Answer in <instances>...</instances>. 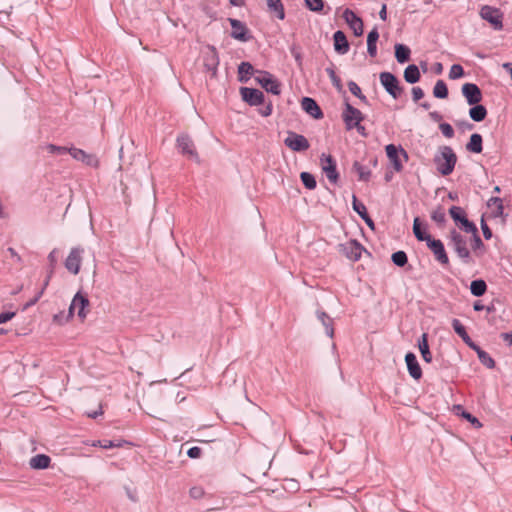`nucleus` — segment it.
<instances>
[{"instance_id":"obj_1","label":"nucleus","mask_w":512,"mask_h":512,"mask_svg":"<svg viewBox=\"0 0 512 512\" xmlns=\"http://www.w3.org/2000/svg\"><path fill=\"white\" fill-rule=\"evenodd\" d=\"M457 156L450 146H442L434 156V163L437 171L442 176L450 175L456 165Z\"/></svg>"},{"instance_id":"obj_2","label":"nucleus","mask_w":512,"mask_h":512,"mask_svg":"<svg viewBox=\"0 0 512 512\" xmlns=\"http://www.w3.org/2000/svg\"><path fill=\"white\" fill-rule=\"evenodd\" d=\"M448 245L454 250L463 263L468 264L471 261L470 251L467 247V239L457 230L453 229L450 231Z\"/></svg>"},{"instance_id":"obj_3","label":"nucleus","mask_w":512,"mask_h":512,"mask_svg":"<svg viewBox=\"0 0 512 512\" xmlns=\"http://www.w3.org/2000/svg\"><path fill=\"white\" fill-rule=\"evenodd\" d=\"M379 80L385 91L393 99H398L404 91L398 78L391 72H381Z\"/></svg>"},{"instance_id":"obj_4","label":"nucleus","mask_w":512,"mask_h":512,"mask_svg":"<svg viewBox=\"0 0 512 512\" xmlns=\"http://www.w3.org/2000/svg\"><path fill=\"white\" fill-rule=\"evenodd\" d=\"M480 17L490 23L497 31L503 29V13L500 9L490 5H484L480 9Z\"/></svg>"},{"instance_id":"obj_5","label":"nucleus","mask_w":512,"mask_h":512,"mask_svg":"<svg viewBox=\"0 0 512 512\" xmlns=\"http://www.w3.org/2000/svg\"><path fill=\"white\" fill-rule=\"evenodd\" d=\"M342 119L346 129L352 130L354 126H358L363 121L364 115L359 109L346 102L342 111Z\"/></svg>"},{"instance_id":"obj_6","label":"nucleus","mask_w":512,"mask_h":512,"mask_svg":"<svg viewBox=\"0 0 512 512\" xmlns=\"http://www.w3.org/2000/svg\"><path fill=\"white\" fill-rule=\"evenodd\" d=\"M449 214L451 218L454 220V222L460 226V228L465 231L466 233L474 232L476 231L477 226L474 222L470 221L463 208L459 206H452L449 209Z\"/></svg>"},{"instance_id":"obj_7","label":"nucleus","mask_w":512,"mask_h":512,"mask_svg":"<svg viewBox=\"0 0 512 512\" xmlns=\"http://www.w3.org/2000/svg\"><path fill=\"white\" fill-rule=\"evenodd\" d=\"M321 168L330 183L336 184L339 180V173L335 159L331 155L323 153L320 157Z\"/></svg>"},{"instance_id":"obj_8","label":"nucleus","mask_w":512,"mask_h":512,"mask_svg":"<svg viewBox=\"0 0 512 512\" xmlns=\"http://www.w3.org/2000/svg\"><path fill=\"white\" fill-rule=\"evenodd\" d=\"M259 76L255 78L257 83L261 85L263 89L274 95L281 93L280 83L267 71H257Z\"/></svg>"},{"instance_id":"obj_9","label":"nucleus","mask_w":512,"mask_h":512,"mask_svg":"<svg viewBox=\"0 0 512 512\" xmlns=\"http://www.w3.org/2000/svg\"><path fill=\"white\" fill-rule=\"evenodd\" d=\"M284 144L295 152H303L310 147L309 141L305 136L291 131L288 132V135L284 140Z\"/></svg>"},{"instance_id":"obj_10","label":"nucleus","mask_w":512,"mask_h":512,"mask_svg":"<svg viewBox=\"0 0 512 512\" xmlns=\"http://www.w3.org/2000/svg\"><path fill=\"white\" fill-rule=\"evenodd\" d=\"M83 252V248L74 247L65 260V268L73 275H77L80 271Z\"/></svg>"},{"instance_id":"obj_11","label":"nucleus","mask_w":512,"mask_h":512,"mask_svg":"<svg viewBox=\"0 0 512 512\" xmlns=\"http://www.w3.org/2000/svg\"><path fill=\"white\" fill-rule=\"evenodd\" d=\"M240 94L247 104L250 106H259L264 104L265 96L262 91L256 88L241 87Z\"/></svg>"},{"instance_id":"obj_12","label":"nucleus","mask_w":512,"mask_h":512,"mask_svg":"<svg viewBox=\"0 0 512 512\" xmlns=\"http://www.w3.org/2000/svg\"><path fill=\"white\" fill-rule=\"evenodd\" d=\"M228 20L232 28L230 35L233 39L239 40L241 42H248L252 38L244 22L234 18H229Z\"/></svg>"},{"instance_id":"obj_13","label":"nucleus","mask_w":512,"mask_h":512,"mask_svg":"<svg viewBox=\"0 0 512 512\" xmlns=\"http://www.w3.org/2000/svg\"><path fill=\"white\" fill-rule=\"evenodd\" d=\"M203 64L205 70L211 73V77H216L219 65V57L215 47L209 46L207 51L204 52Z\"/></svg>"},{"instance_id":"obj_14","label":"nucleus","mask_w":512,"mask_h":512,"mask_svg":"<svg viewBox=\"0 0 512 512\" xmlns=\"http://www.w3.org/2000/svg\"><path fill=\"white\" fill-rule=\"evenodd\" d=\"M427 247L433 252L435 259L442 265L449 263V258L446 253L444 244L439 239L430 238L426 242Z\"/></svg>"},{"instance_id":"obj_15","label":"nucleus","mask_w":512,"mask_h":512,"mask_svg":"<svg viewBox=\"0 0 512 512\" xmlns=\"http://www.w3.org/2000/svg\"><path fill=\"white\" fill-rule=\"evenodd\" d=\"M69 154L77 161H80L87 166L97 168L99 166V160L94 154H89L82 149L71 147L69 148Z\"/></svg>"},{"instance_id":"obj_16","label":"nucleus","mask_w":512,"mask_h":512,"mask_svg":"<svg viewBox=\"0 0 512 512\" xmlns=\"http://www.w3.org/2000/svg\"><path fill=\"white\" fill-rule=\"evenodd\" d=\"M385 151H386L387 157L393 164L394 169L397 172L401 171L403 166L400 161L399 154L401 153L405 157V159H408L407 152L401 146L397 147L394 144H388L385 147Z\"/></svg>"},{"instance_id":"obj_17","label":"nucleus","mask_w":512,"mask_h":512,"mask_svg":"<svg viewBox=\"0 0 512 512\" xmlns=\"http://www.w3.org/2000/svg\"><path fill=\"white\" fill-rule=\"evenodd\" d=\"M177 147L181 153L199 162V157L194 149V143L188 135H179L177 137Z\"/></svg>"},{"instance_id":"obj_18","label":"nucleus","mask_w":512,"mask_h":512,"mask_svg":"<svg viewBox=\"0 0 512 512\" xmlns=\"http://www.w3.org/2000/svg\"><path fill=\"white\" fill-rule=\"evenodd\" d=\"M89 305V300L81 292H77L69 306V314L72 315L77 310V315L84 319L86 317L85 308Z\"/></svg>"},{"instance_id":"obj_19","label":"nucleus","mask_w":512,"mask_h":512,"mask_svg":"<svg viewBox=\"0 0 512 512\" xmlns=\"http://www.w3.org/2000/svg\"><path fill=\"white\" fill-rule=\"evenodd\" d=\"M462 94L466 98L469 105H475L481 102L482 92L474 83H465L462 86Z\"/></svg>"},{"instance_id":"obj_20","label":"nucleus","mask_w":512,"mask_h":512,"mask_svg":"<svg viewBox=\"0 0 512 512\" xmlns=\"http://www.w3.org/2000/svg\"><path fill=\"white\" fill-rule=\"evenodd\" d=\"M343 17L349 27L353 30L355 36L359 37L363 34V21L352 10L346 9Z\"/></svg>"},{"instance_id":"obj_21","label":"nucleus","mask_w":512,"mask_h":512,"mask_svg":"<svg viewBox=\"0 0 512 512\" xmlns=\"http://www.w3.org/2000/svg\"><path fill=\"white\" fill-rule=\"evenodd\" d=\"M363 250V246L356 240H351L348 243L342 245L343 253L348 259L352 261H358L361 258Z\"/></svg>"},{"instance_id":"obj_22","label":"nucleus","mask_w":512,"mask_h":512,"mask_svg":"<svg viewBox=\"0 0 512 512\" xmlns=\"http://www.w3.org/2000/svg\"><path fill=\"white\" fill-rule=\"evenodd\" d=\"M302 109L314 119L323 118V112L317 102L311 97H303L301 100Z\"/></svg>"},{"instance_id":"obj_23","label":"nucleus","mask_w":512,"mask_h":512,"mask_svg":"<svg viewBox=\"0 0 512 512\" xmlns=\"http://www.w3.org/2000/svg\"><path fill=\"white\" fill-rule=\"evenodd\" d=\"M405 362L407 365L409 375L415 380L420 379L422 377V370L418 363L416 355L413 352H408L405 355Z\"/></svg>"},{"instance_id":"obj_24","label":"nucleus","mask_w":512,"mask_h":512,"mask_svg":"<svg viewBox=\"0 0 512 512\" xmlns=\"http://www.w3.org/2000/svg\"><path fill=\"white\" fill-rule=\"evenodd\" d=\"M334 49L338 54L344 55L349 51V42L345 33L338 30L333 35Z\"/></svg>"},{"instance_id":"obj_25","label":"nucleus","mask_w":512,"mask_h":512,"mask_svg":"<svg viewBox=\"0 0 512 512\" xmlns=\"http://www.w3.org/2000/svg\"><path fill=\"white\" fill-rule=\"evenodd\" d=\"M353 210L361 217L362 220L371 228L374 229V222L372 218L369 216L366 206L360 202L355 195H353L352 200Z\"/></svg>"},{"instance_id":"obj_26","label":"nucleus","mask_w":512,"mask_h":512,"mask_svg":"<svg viewBox=\"0 0 512 512\" xmlns=\"http://www.w3.org/2000/svg\"><path fill=\"white\" fill-rule=\"evenodd\" d=\"M50 463L51 458L46 454H37L29 461L30 467L36 470L46 469L50 466Z\"/></svg>"},{"instance_id":"obj_27","label":"nucleus","mask_w":512,"mask_h":512,"mask_svg":"<svg viewBox=\"0 0 512 512\" xmlns=\"http://www.w3.org/2000/svg\"><path fill=\"white\" fill-rule=\"evenodd\" d=\"M257 72L251 63L241 62L238 66V80L239 82L246 83L250 77Z\"/></svg>"},{"instance_id":"obj_28","label":"nucleus","mask_w":512,"mask_h":512,"mask_svg":"<svg viewBox=\"0 0 512 512\" xmlns=\"http://www.w3.org/2000/svg\"><path fill=\"white\" fill-rule=\"evenodd\" d=\"M452 327L455 331V333L463 340L465 344H467L469 347H472L475 343L472 341L470 336L468 335L466 328L464 325L460 322L458 319H453L452 321Z\"/></svg>"},{"instance_id":"obj_29","label":"nucleus","mask_w":512,"mask_h":512,"mask_svg":"<svg viewBox=\"0 0 512 512\" xmlns=\"http://www.w3.org/2000/svg\"><path fill=\"white\" fill-rule=\"evenodd\" d=\"M268 11L279 20L285 18V9L281 0H266Z\"/></svg>"},{"instance_id":"obj_30","label":"nucleus","mask_w":512,"mask_h":512,"mask_svg":"<svg viewBox=\"0 0 512 512\" xmlns=\"http://www.w3.org/2000/svg\"><path fill=\"white\" fill-rule=\"evenodd\" d=\"M379 39V32L377 28H373L367 35V52L371 57L377 54V41Z\"/></svg>"},{"instance_id":"obj_31","label":"nucleus","mask_w":512,"mask_h":512,"mask_svg":"<svg viewBox=\"0 0 512 512\" xmlns=\"http://www.w3.org/2000/svg\"><path fill=\"white\" fill-rule=\"evenodd\" d=\"M404 79L409 84H415L420 80L421 74L415 64H409L404 70Z\"/></svg>"},{"instance_id":"obj_32","label":"nucleus","mask_w":512,"mask_h":512,"mask_svg":"<svg viewBox=\"0 0 512 512\" xmlns=\"http://www.w3.org/2000/svg\"><path fill=\"white\" fill-rule=\"evenodd\" d=\"M471 349H473L476 353H477V356H478V359L479 361L484 365L486 366L487 368L489 369H493L495 367V361L494 359L486 352L484 351L483 349H481L478 345L474 344L472 345V347H470Z\"/></svg>"},{"instance_id":"obj_33","label":"nucleus","mask_w":512,"mask_h":512,"mask_svg":"<svg viewBox=\"0 0 512 512\" xmlns=\"http://www.w3.org/2000/svg\"><path fill=\"white\" fill-rule=\"evenodd\" d=\"M483 139L478 133H473L470 136L469 142L466 144V149L472 153H481L483 150Z\"/></svg>"},{"instance_id":"obj_34","label":"nucleus","mask_w":512,"mask_h":512,"mask_svg":"<svg viewBox=\"0 0 512 512\" xmlns=\"http://www.w3.org/2000/svg\"><path fill=\"white\" fill-rule=\"evenodd\" d=\"M418 347L423 360L427 363H430L432 361V354L429 349L428 336L426 333H423L421 338L418 340Z\"/></svg>"},{"instance_id":"obj_35","label":"nucleus","mask_w":512,"mask_h":512,"mask_svg":"<svg viewBox=\"0 0 512 512\" xmlns=\"http://www.w3.org/2000/svg\"><path fill=\"white\" fill-rule=\"evenodd\" d=\"M469 116L475 122L483 121L487 116V109L481 104L471 105Z\"/></svg>"},{"instance_id":"obj_36","label":"nucleus","mask_w":512,"mask_h":512,"mask_svg":"<svg viewBox=\"0 0 512 512\" xmlns=\"http://www.w3.org/2000/svg\"><path fill=\"white\" fill-rule=\"evenodd\" d=\"M411 55V50L408 46L404 44H396L395 45V58L400 63H406L409 61Z\"/></svg>"},{"instance_id":"obj_37","label":"nucleus","mask_w":512,"mask_h":512,"mask_svg":"<svg viewBox=\"0 0 512 512\" xmlns=\"http://www.w3.org/2000/svg\"><path fill=\"white\" fill-rule=\"evenodd\" d=\"M413 233H414V235H415V237L417 238L418 241H425V242H427L428 239L431 238V235H429L425 231V227L422 228V224L420 222V218L419 217L414 218V221H413Z\"/></svg>"},{"instance_id":"obj_38","label":"nucleus","mask_w":512,"mask_h":512,"mask_svg":"<svg viewBox=\"0 0 512 512\" xmlns=\"http://www.w3.org/2000/svg\"><path fill=\"white\" fill-rule=\"evenodd\" d=\"M487 291V284L483 279L473 280L470 284V292L473 296L481 297Z\"/></svg>"},{"instance_id":"obj_39","label":"nucleus","mask_w":512,"mask_h":512,"mask_svg":"<svg viewBox=\"0 0 512 512\" xmlns=\"http://www.w3.org/2000/svg\"><path fill=\"white\" fill-rule=\"evenodd\" d=\"M353 170L358 174V178L361 181H368L371 177V170L368 166L355 161L353 164Z\"/></svg>"},{"instance_id":"obj_40","label":"nucleus","mask_w":512,"mask_h":512,"mask_svg":"<svg viewBox=\"0 0 512 512\" xmlns=\"http://www.w3.org/2000/svg\"><path fill=\"white\" fill-rule=\"evenodd\" d=\"M454 410L456 411V414H460L464 419L469 421L474 427L481 428L482 423L479 421L478 418L473 416L471 413L465 411L461 405H455Z\"/></svg>"},{"instance_id":"obj_41","label":"nucleus","mask_w":512,"mask_h":512,"mask_svg":"<svg viewBox=\"0 0 512 512\" xmlns=\"http://www.w3.org/2000/svg\"><path fill=\"white\" fill-rule=\"evenodd\" d=\"M317 317L321 321L323 326L325 327L326 335L329 336L330 338H332L334 335V329L332 326L331 318L323 311H318Z\"/></svg>"},{"instance_id":"obj_42","label":"nucleus","mask_w":512,"mask_h":512,"mask_svg":"<svg viewBox=\"0 0 512 512\" xmlns=\"http://www.w3.org/2000/svg\"><path fill=\"white\" fill-rule=\"evenodd\" d=\"M433 95L439 99H445L448 97V88L443 80H438L433 88Z\"/></svg>"},{"instance_id":"obj_43","label":"nucleus","mask_w":512,"mask_h":512,"mask_svg":"<svg viewBox=\"0 0 512 512\" xmlns=\"http://www.w3.org/2000/svg\"><path fill=\"white\" fill-rule=\"evenodd\" d=\"M391 260L394 265L398 267H404L408 263V257L406 252L399 250L392 254Z\"/></svg>"},{"instance_id":"obj_44","label":"nucleus","mask_w":512,"mask_h":512,"mask_svg":"<svg viewBox=\"0 0 512 512\" xmlns=\"http://www.w3.org/2000/svg\"><path fill=\"white\" fill-rule=\"evenodd\" d=\"M300 179L307 189L313 190L316 188L317 182L313 174L309 172H302L300 174Z\"/></svg>"},{"instance_id":"obj_45","label":"nucleus","mask_w":512,"mask_h":512,"mask_svg":"<svg viewBox=\"0 0 512 512\" xmlns=\"http://www.w3.org/2000/svg\"><path fill=\"white\" fill-rule=\"evenodd\" d=\"M431 218L439 226H443L446 223V213L442 207H438L431 213Z\"/></svg>"},{"instance_id":"obj_46","label":"nucleus","mask_w":512,"mask_h":512,"mask_svg":"<svg viewBox=\"0 0 512 512\" xmlns=\"http://www.w3.org/2000/svg\"><path fill=\"white\" fill-rule=\"evenodd\" d=\"M348 88H349V91L354 95L356 96L357 98H359L361 101L363 102H366L367 101V97L362 93L361 91V88L359 87V85L354 82V81H349L348 83Z\"/></svg>"},{"instance_id":"obj_47","label":"nucleus","mask_w":512,"mask_h":512,"mask_svg":"<svg viewBox=\"0 0 512 512\" xmlns=\"http://www.w3.org/2000/svg\"><path fill=\"white\" fill-rule=\"evenodd\" d=\"M306 7L313 12H321L324 8L323 0H304Z\"/></svg>"},{"instance_id":"obj_48","label":"nucleus","mask_w":512,"mask_h":512,"mask_svg":"<svg viewBox=\"0 0 512 512\" xmlns=\"http://www.w3.org/2000/svg\"><path fill=\"white\" fill-rule=\"evenodd\" d=\"M464 76V69L460 64H453L449 71L450 79H459Z\"/></svg>"},{"instance_id":"obj_49","label":"nucleus","mask_w":512,"mask_h":512,"mask_svg":"<svg viewBox=\"0 0 512 512\" xmlns=\"http://www.w3.org/2000/svg\"><path fill=\"white\" fill-rule=\"evenodd\" d=\"M327 75L329 76L332 84L337 88V89H341L342 85H341V79L337 76L335 70L333 67H327L325 69Z\"/></svg>"},{"instance_id":"obj_50","label":"nucleus","mask_w":512,"mask_h":512,"mask_svg":"<svg viewBox=\"0 0 512 512\" xmlns=\"http://www.w3.org/2000/svg\"><path fill=\"white\" fill-rule=\"evenodd\" d=\"M472 234L471 236V246L474 251L484 247V243L482 239L480 238L478 234V229L476 228V231L470 232Z\"/></svg>"},{"instance_id":"obj_51","label":"nucleus","mask_w":512,"mask_h":512,"mask_svg":"<svg viewBox=\"0 0 512 512\" xmlns=\"http://www.w3.org/2000/svg\"><path fill=\"white\" fill-rule=\"evenodd\" d=\"M46 150H47L50 154H59V155H62V154H65V153H69V148L64 147V146H57V145H54V144H48V145L46 146Z\"/></svg>"},{"instance_id":"obj_52","label":"nucleus","mask_w":512,"mask_h":512,"mask_svg":"<svg viewBox=\"0 0 512 512\" xmlns=\"http://www.w3.org/2000/svg\"><path fill=\"white\" fill-rule=\"evenodd\" d=\"M439 129L446 138L454 137V129L449 123H446V122L440 123Z\"/></svg>"},{"instance_id":"obj_53","label":"nucleus","mask_w":512,"mask_h":512,"mask_svg":"<svg viewBox=\"0 0 512 512\" xmlns=\"http://www.w3.org/2000/svg\"><path fill=\"white\" fill-rule=\"evenodd\" d=\"M98 444H99L100 447H102L104 449H110V448L121 447L122 446L121 442H115V441H112V440H99Z\"/></svg>"},{"instance_id":"obj_54","label":"nucleus","mask_w":512,"mask_h":512,"mask_svg":"<svg viewBox=\"0 0 512 512\" xmlns=\"http://www.w3.org/2000/svg\"><path fill=\"white\" fill-rule=\"evenodd\" d=\"M48 261H49V264H50V270H54L57 262H58V250L57 249H53L49 254H48V257H47Z\"/></svg>"},{"instance_id":"obj_55","label":"nucleus","mask_w":512,"mask_h":512,"mask_svg":"<svg viewBox=\"0 0 512 512\" xmlns=\"http://www.w3.org/2000/svg\"><path fill=\"white\" fill-rule=\"evenodd\" d=\"M412 98H413V101L417 102L419 101L420 99H422L424 97V91L421 87H413L412 88Z\"/></svg>"},{"instance_id":"obj_56","label":"nucleus","mask_w":512,"mask_h":512,"mask_svg":"<svg viewBox=\"0 0 512 512\" xmlns=\"http://www.w3.org/2000/svg\"><path fill=\"white\" fill-rule=\"evenodd\" d=\"M201 453H202L201 448H199L197 446H193L188 449L187 456L189 458L196 459V458L200 457Z\"/></svg>"},{"instance_id":"obj_57","label":"nucleus","mask_w":512,"mask_h":512,"mask_svg":"<svg viewBox=\"0 0 512 512\" xmlns=\"http://www.w3.org/2000/svg\"><path fill=\"white\" fill-rule=\"evenodd\" d=\"M189 494L193 499H200L204 495V490L201 487H192Z\"/></svg>"},{"instance_id":"obj_58","label":"nucleus","mask_w":512,"mask_h":512,"mask_svg":"<svg viewBox=\"0 0 512 512\" xmlns=\"http://www.w3.org/2000/svg\"><path fill=\"white\" fill-rule=\"evenodd\" d=\"M272 109H273L272 102H269L259 109V113L263 117H268L272 114Z\"/></svg>"},{"instance_id":"obj_59","label":"nucleus","mask_w":512,"mask_h":512,"mask_svg":"<svg viewBox=\"0 0 512 512\" xmlns=\"http://www.w3.org/2000/svg\"><path fill=\"white\" fill-rule=\"evenodd\" d=\"M481 229H482L484 238L486 240H489L492 237V231L489 228V226L486 224V222L484 221L483 218L481 219Z\"/></svg>"},{"instance_id":"obj_60","label":"nucleus","mask_w":512,"mask_h":512,"mask_svg":"<svg viewBox=\"0 0 512 512\" xmlns=\"http://www.w3.org/2000/svg\"><path fill=\"white\" fill-rule=\"evenodd\" d=\"M14 316H15V312L7 311V312L0 313V324H4V323L10 321L11 319L14 318Z\"/></svg>"},{"instance_id":"obj_61","label":"nucleus","mask_w":512,"mask_h":512,"mask_svg":"<svg viewBox=\"0 0 512 512\" xmlns=\"http://www.w3.org/2000/svg\"><path fill=\"white\" fill-rule=\"evenodd\" d=\"M491 209H492L491 216L493 218H498V217H502L503 216V211H504L503 205H499V206L497 205V206H495V207H493Z\"/></svg>"},{"instance_id":"obj_62","label":"nucleus","mask_w":512,"mask_h":512,"mask_svg":"<svg viewBox=\"0 0 512 512\" xmlns=\"http://www.w3.org/2000/svg\"><path fill=\"white\" fill-rule=\"evenodd\" d=\"M500 337L506 344L510 347H512V331L510 332H503L500 334Z\"/></svg>"},{"instance_id":"obj_63","label":"nucleus","mask_w":512,"mask_h":512,"mask_svg":"<svg viewBox=\"0 0 512 512\" xmlns=\"http://www.w3.org/2000/svg\"><path fill=\"white\" fill-rule=\"evenodd\" d=\"M497 205H498V206H499V205H503V203H502V199H501V198H499V197H491V198L488 200V202H487V206H488L489 208H493V207H495V206H497Z\"/></svg>"},{"instance_id":"obj_64","label":"nucleus","mask_w":512,"mask_h":512,"mask_svg":"<svg viewBox=\"0 0 512 512\" xmlns=\"http://www.w3.org/2000/svg\"><path fill=\"white\" fill-rule=\"evenodd\" d=\"M429 117L434 122H440L442 120V115L438 111H432L429 113Z\"/></svg>"}]
</instances>
